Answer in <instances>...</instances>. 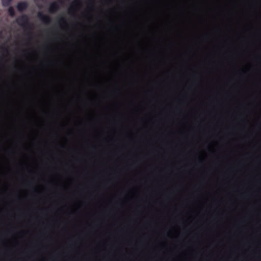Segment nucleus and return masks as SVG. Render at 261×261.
I'll return each mask as SVG.
<instances>
[{
    "mask_svg": "<svg viewBox=\"0 0 261 261\" xmlns=\"http://www.w3.org/2000/svg\"><path fill=\"white\" fill-rule=\"evenodd\" d=\"M61 22H63L64 23H66V21H65L64 18L63 17L60 18L59 23H60Z\"/></svg>",
    "mask_w": 261,
    "mask_h": 261,
    "instance_id": "nucleus-8",
    "label": "nucleus"
},
{
    "mask_svg": "<svg viewBox=\"0 0 261 261\" xmlns=\"http://www.w3.org/2000/svg\"><path fill=\"white\" fill-rule=\"evenodd\" d=\"M39 19L44 23L48 24L50 22L51 19L49 16L44 14L41 12H39L37 14Z\"/></svg>",
    "mask_w": 261,
    "mask_h": 261,
    "instance_id": "nucleus-2",
    "label": "nucleus"
},
{
    "mask_svg": "<svg viewBox=\"0 0 261 261\" xmlns=\"http://www.w3.org/2000/svg\"><path fill=\"white\" fill-rule=\"evenodd\" d=\"M59 8V5L57 2H53L49 5L48 11L51 13H54L58 11Z\"/></svg>",
    "mask_w": 261,
    "mask_h": 261,
    "instance_id": "nucleus-3",
    "label": "nucleus"
},
{
    "mask_svg": "<svg viewBox=\"0 0 261 261\" xmlns=\"http://www.w3.org/2000/svg\"><path fill=\"white\" fill-rule=\"evenodd\" d=\"M13 0H2V3L4 7H8L10 5Z\"/></svg>",
    "mask_w": 261,
    "mask_h": 261,
    "instance_id": "nucleus-7",
    "label": "nucleus"
},
{
    "mask_svg": "<svg viewBox=\"0 0 261 261\" xmlns=\"http://www.w3.org/2000/svg\"><path fill=\"white\" fill-rule=\"evenodd\" d=\"M81 4V2L80 0H76L71 5V8H70L69 12H70L73 10H74L75 8H77L78 6Z\"/></svg>",
    "mask_w": 261,
    "mask_h": 261,
    "instance_id": "nucleus-5",
    "label": "nucleus"
},
{
    "mask_svg": "<svg viewBox=\"0 0 261 261\" xmlns=\"http://www.w3.org/2000/svg\"><path fill=\"white\" fill-rule=\"evenodd\" d=\"M17 24L23 28L25 30L27 29H32V25L30 22L28 16L26 14H23L18 17L16 20Z\"/></svg>",
    "mask_w": 261,
    "mask_h": 261,
    "instance_id": "nucleus-1",
    "label": "nucleus"
},
{
    "mask_svg": "<svg viewBox=\"0 0 261 261\" xmlns=\"http://www.w3.org/2000/svg\"><path fill=\"white\" fill-rule=\"evenodd\" d=\"M28 4L25 2H19L17 5V9L20 12H23L28 8Z\"/></svg>",
    "mask_w": 261,
    "mask_h": 261,
    "instance_id": "nucleus-4",
    "label": "nucleus"
},
{
    "mask_svg": "<svg viewBox=\"0 0 261 261\" xmlns=\"http://www.w3.org/2000/svg\"><path fill=\"white\" fill-rule=\"evenodd\" d=\"M8 13L9 15L14 17L15 16V12L13 7L10 6L8 8Z\"/></svg>",
    "mask_w": 261,
    "mask_h": 261,
    "instance_id": "nucleus-6",
    "label": "nucleus"
}]
</instances>
